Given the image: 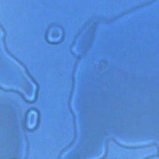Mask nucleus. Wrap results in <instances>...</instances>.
I'll use <instances>...</instances> for the list:
<instances>
[{"instance_id": "obj_1", "label": "nucleus", "mask_w": 159, "mask_h": 159, "mask_svg": "<svg viewBox=\"0 0 159 159\" xmlns=\"http://www.w3.org/2000/svg\"><path fill=\"white\" fill-rule=\"evenodd\" d=\"M152 1V2H153V1H154V0H153V1Z\"/></svg>"}, {"instance_id": "obj_2", "label": "nucleus", "mask_w": 159, "mask_h": 159, "mask_svg": "<svg viewBox=\"0 0 159 159\" xmlns=\"http://www.w3.org/2000/svg\"><path fill=\"white\" fill-rule=\"evenodd\" d=\"M72 1L71 0H70V3H71V1Z\"/></svg>"}, {"instance_id": "obj_3", "label": "nucleus", "mask_w": 159, "mask_h": 159, "mask_svg": "<svg viewBox=\"0 0 159 159\" xmlns=\"http://www.w3.org/2000/svg\"><path fill=\"white\" fill-rule=\"evenodd\" d=\"M56 1V0H55L54 1Z\"/></svg>"}]
</instances>
